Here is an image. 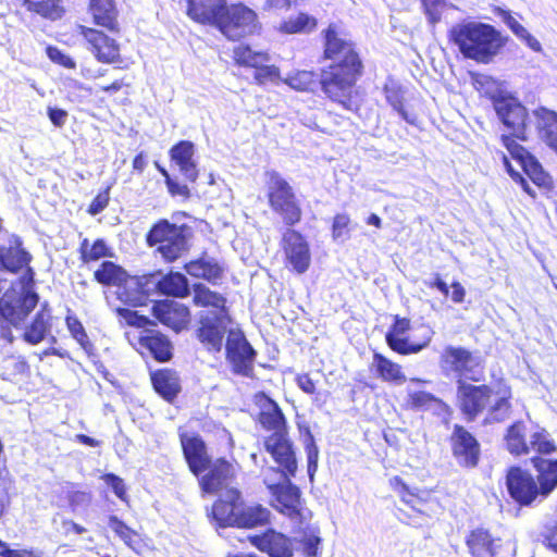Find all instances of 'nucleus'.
I'll return each mask as SVG.
<instances>
[{
  "instance_id": "37",
  "label": "nucleus",
  "mask_w": 557,
  "mask_h": 557,
  "mask_svg": "<svg viewBox=\"0 0 557 557\" xmlns=\"http://www.w3.org/2000/svg\"><path fill=\"white\" fill-rule=\"evenodd\" d=\"M260 423L262 426L272 433H286V419L278 405L268 398L267 405L260 412Z\"/></svg>"
},
{
  "instance_id": "64",
  "label": "nucleus",
  "mask_w": 557,
  "mask_h": 557,
  "mask_svg": "<svg viewBox=\"0 0 557 557\" xmlns=\"http://www.w3.org/2000/svg\"><path fill=\"white\" fill-rule=\"evenodd\" d=\"M1 557H41V553L37 550H27V549H11L5 546V548L0 553Z\"/></svg>"
},
{
  "instance_id": "27",
  "label": "nucleus",
  "mask_w": 557,
  "mask_h": 557,
  "mask_svg": "<svg viewBox=\"0 0 557 557\" xmlns=\"http://www.w3.org/2000/svg\"><path fill=\"white\" fill-rule=\"evenodd\" d=\"M30 259V255L22 247V240L16 235L10 236L8 247L0 246V265L12 273L29 268Z\"/></svg>"
},
{
  "instance_id": "22",
  "label": "nucleus",
  "mask_w": 557,
  "mask_h": 557,
  "mask_svg": "<svg viewBox=\"0 0 557 557\" xmlns=\"http://www.w3.org/2000/svg\"><path fill=\"white\" fill-rule=\"evenodd\" d=\"M181 444L190 471L199 476L211 463L205 442L198 435L181 434Z\"/></svg>"
},
{
  "instance_id": "55",
  "label": "nucleus",
  "mask_w": 557,
  "mask_h": 557,
  "mask_svg": "<svg viewBox=\"0 0 557 557\" xmlns=\"http://www.w3.org/2000/svg\"><path fill=\"white\" fill-rule=\"evenodd\" d=\"M305 449L307 453L308 475L310 480H313L314 473L318 469L319 448L315 445L314 437L309 429H307V436L305 438Z\"/></svg>"
},
{
  "instance_id": "7",
  "label": "nucleus",
  "mask_w": 557,
  "mask_h": 557,
  "mask_svg": "<svg viewBox=\"0 0 557 557\" xmlns=\"http://www.w3.org/2000/svg\"><path fill=\"white\" fill-rule=\"evenodd\" d=\"M506 486L510 497L520 506H531L535 502L544 500L535 478L519 467L508 470Z\"/></svg>"
},
{
  "instance_id": "6",
  "label": "nucleus",
  "mask_w": 557,
  "mask_h": 557,
  "mask_svg": "<svg viewBox=\"0 0 557 557\" xmlns=\"http://www.w3.org/2000/svg\"><path fill=\"white\" fill-rule=\"evenodd\" d=\"M226 360L233 373L251 377L257 351L247 341L245 334L238 329L228 330L225 343Z\"/></svg>"
},
{
  "instance_id": "10",
  "label": "nucleus",
  "mask_w": 557,
  "mask_h": 557,
  "mask_svg": "<svg viewBox=\"0 0 557 557\" xmlns=\"http://www.w3.org/2000/svg\"><path fill=\"white\" fill-rule=\"evenodd\" d=\"M226 312L203 311L200 314L198 339L210 351L219 352L223 347V338L227 331Z\"/></svg>"
},
{
  "instance_id": "38",
  "label": "nucleus",
  "mask_w": 557,
  "mask_h": 557,
  "mask_svg": "<svg viewBox=\"0 0 557 557\" xmlns=\"http://www.w3.org/2000/svg\"><path fill=\"white\" fill-rule=\"evenodd\" d=\"M127 272L119 264L112 261H103L94 272L95 280L104 286L120 287L125 281Z\"/></svg>"
},
{
  "instance_id": "54",
  "label": "nucleus",
  "mask_w": 557,
  "mask_h": 557,
  "mask_svg": "<svg viewBox=\"0 0 557 557\" xmlns=\"http://www.w3.org/2000/svg\"><path fill=\"white\" fill-rule=\"evenodd\" d=\"M529 447L530 450H534L540 454H552L556 450V445L549 438V435L545 430L534 432L531 435Z\"/></svg>"
},
{
  "instance_id": "56",
  "label": "nucleus",
  "mask_w": 557,
  "mask_h": 557,
  "mask_svg": "<svg viewBox=\"0 0 557 557\" xmlns=\"http://www.w3.org/2000/svg\"><path fill=\"white\" fill-rule=\"evenodd\" d=\"M255 70L253 77L259 85H264L267 83L278 84L281 81L280 69L275 65L263 63L256 66Z\"/></svg>"
},
{
  "instance_id": "32",
  "label": "nucleus",
  "mask_w": 557,
  "mask_h": 557,
  "mask_svg": "<svg viewBox=\"0 0 557 557\" xmlns=\"http://www.w3.org/2000/svg\"><path fill=\"white\" fill-rule=\"evenodd\" d=\"M186 272L196 278H202L216 285L223 276L222 265L211 257H201L185 264Z\"/></svg>"
},
{
  "instance_id": "15",
  "label": "nucleus",
  "mask_w": 557,
  "mask_h": 557,
  "mask_svg": "<svg viewBox=\"0 0 557 557\" xmlns=\"http://www.w3.org/2000/svg\"><path fill=\"white\" fill-rule=\"evenodd\" d=\"M282 247L292 269L298 274L305 273L311 263V252L307 239L297 231L287 228L283 233Z\"/></svg>"
},
{
  "instance_id": "53",
  "label": "nucleus",
  "mask_w": 557,
  "mask_h": 557,
  "mask_svg": "<svg viewBox=\"0 0 557 557\" xmlns=\"http://www.w3.org/2000/svg\"><path fill=\"white\" fill-rule=\"evenodd\" d=\"M298 542L301 543V552L304 555L307 557H314L321 543L319 529L309 528L304 532L301 539L296 541V543Z\"/></svg>"
},
{
  "instance_id": "5",
  "label": "nucleus",
  "mask_w": 557,
  "mask_h": 557,
  "mask_svg": "<svg viewBox=\"0 0 557 557\" xmlns=\"http://www.w3.org/2000/svg\"><path fill=\"white\" fill-rule=\"evenodd\" d=\"M147 244L150 247L157 246L166 261H175L187 250L185 227L160 220L148 232Z\"/></svg>"
},
{
  "instance_id": "60",
  "label": "nucleus",
  "mask_w": 557,
  "mask_h": 557,
  "mask_svg": "<svg viewBox=\"0 0 557 557\" xmlns=\"http://www.w3.org/2000/svg\"><path fill=\"white\" fill-rule=\"evenodd\" d=\"M104 483L111 487L113 493L122 500L126 497V487L124 481L114 473H107L102 476Z\"/></svg>"
},
{
  "instance_id": "57",
  "label": "nucleus",
  "mask_w": 557,
  "mask_h": 557,
  "mask_svg": "<svg viewBox=\"0 0 557 557\" xmlns=\"http://www.w3.org/2000/svg\"><path fill=\"white\" fill-rule=\"evenodd\" d=\"M350 219L347 214H336L333 220L332 234L335 240L346 242L350 237Z\"/></svg>"
},
{
  "instance_id": "45",
  "label": "nucleus",
  "mask_w": 557,
  "mask_h": 557,
  "mask_svg": "<svg viewBox=\"0 0 557 557\" xmlns=\"http://www.w3.org/2000/svg\"><path fill=\"white\" fill-rule=\"evenodd\" d=\"M79 252L83 263H89L112 256L111 249L102 238L96 239L91 245L89 240L85 238L81 243Z\"/></svg>"
},
{
  "instance_id": "21",
  "label": "nucleus",
  "mask_w": 557,
  "mask_h": 557,
  "mask_svg": "<svg viewBox=\"0 0 557 557\" xmlns=\"http://www.w3.org/2000/svg\"><path fill=\"white\" fill-rule=\"evenodd\" d=\"M226 0H187V15L199 24L219 29Z\"/></svg>"
},
{
  "instance_id": "24",
  "label": "nucleus",
  "mask_w": 557,
  "mask_h": 557,
  "mask_svg": "<svg viewBox=\"0 0 557 557\" xmlns=\"http://www.w3.org/2000/svg\"><path fill=\"white\" fill-rule=\"evenodd\" d=\"M240 503V492L237 488H226L212 506L213 519L220 527H235Z\"/></svg>"
},
{
  "instance_id": "31",
  "label": "nucleus",
  "mask_w": 557,
  "mask_h": 557,
  "mask_svg": "<svg viewBox=\"0 0 557 557\" xmlns=\"http://www.w3.org/2000/svg\"><path fill=\"white\" fill-rule=\"evenodd\" d=\"M532 465L537 472L535 480L542 492V499H546L557 487V460L534 457Z\"/></svg>"
},
{
  "instance_id": "20",
  "label": "nucleus",
  "mask_w": 557,
  "mask_h": 557,
  "mask_svg": "<svg viewBox=\"0 0 557 557\" xmlns=\"http://www.w3.org/2000/svg\"><path fill=\"white\" fill-rule=\"evenodd\" d=\"M500 140L510 156L519 162L525 174L536 185H544L546 183L547 175L543 171L542 165L525 148L509 135H502Z\"/></svg>"
},
{
  "instance_id": "50",
  "label": "nucleus",
  "mask_w": 557,
  "mask_h": 557,
  "mask_svg": "<svg viewBox=\"0 0 557 557\" xmlns=\"http://www.w3.org/2000/svg\"><path fill=\"white\" fill-rule=\"evenodd\" d=\"M510 403L507 396H502L490 407L484 423L503 422L510 416Z\"/></svg>"
},
{
  "instance_id": "42",
  "label": "nucleus",
  "mask_w": 557,
  "mask_h": 557,
  "mask_svg": "<svg viewBox=\"0 0 557 557\" xmlns=\"http://www.w3.org/2000/svg\"><path fill=\"white\" fill-rule=\"evenodd\" d=\"M194 302L196 306L200 307H212L216 312H226V299L221 294L209 289L201 283L194 285Z\"/></svg>"
},
{
  "instance_id": "17",
  "label": "nucleus",
  "mask_w": 557,
  "mask_h": 557,
  "mask_svg": "<svg viewBox=\"0 0 557 557\" xmlns=\"http://www.w3.org/2000/svg\"><path fill=\"white\" fill-rule=\"evenodd\" d=\"M476 358L466 348L447 346L441 355V367L448 375L453 373L458 380H475L473 369L478 366Z\"/></svg>"
},
{
  "instance_id": "34",
  "label": "nucleus",
  "mask_w": 557,
  "mask_h": 557,
  "mask_svg": "<svg viewBox=\"0 0 557 557\" xmlns=\"http://www.w3.org/2000/svg\"><path fill=\"white\" fill-rule=\"evenodd\" d=\"M89 10L96 25L103 27L108 32L120 30L117 28L113 0H91Z\"/></svg>"
},
{
  "instance_id": "59",
  "label": "nucleus",
  "mask_w": 557,
  "mask_h": 557,
  "mask_svg": "<svg viewBox=\"0 0 557 557\" xmlns=\"http://www.w3.org/2000/svg\"><path fill=\"white\" fill-rule=\"evenodd\" d=\"M48 58L55 64H59L65 69H75V61L67 54L63 53L57 47L48 46L46 48Z\"/></svg>"
},
{
  "instance_id": "1",
  "label": "nucleus",
  "mask_w": 557,
  "mask_h": 557,
  "mask_svg": "<svg viewBox=\"0 0 557 557\" xmlns=\"http://www.w3.org/2000/svg\"><path fill=\"white\" fill-rule=\"evenodd\" d=\"M324 58L333 63L321 74L323 91L345 109H352V87L361 75L362 63L351 44L341 37H325Z\"/></svg>"
},
{
  "instance_id": "61",
  "label": "nucleus",
  "mask_w": 557,
  "mask_h": 557,
  "mask_svg": "<svg viewBox=\"0 0 557 557\" xmlns=\"http://www.w3.org/2000/svg\"><path fill=\"white\" fill-rule=\"evenodd\" d=\"M109 527L121 537V540L124 541L125 544H129L133 532L123 521L115 516H111L109 518Z\"/></svg>"
},
{
  "instance_id": "35",
  "label": "nucleus",
  "mask_w": 557,
  "mask_h": 557,
  "mask_svg": "<svg viewBox=\"0 0 557 557\" xmlns=\"http://www.w3.org/2000/svg\"><path fill=\"white\" fill-rule=\"evenodd\" d=\"M156 392L165 400L172 401L181 391L178 377L171 370H160L151 375Z\"/></svg>"
},
{
  "instance_id": "41",
  "label": "nucleus",
  "mask_w": 557,
  "mask_h": 557,
  "mask_svg": "<svg viewBox=\"0 0 557 557\" xmlns=\"http://www.w3.org/2000/svg\"><path fill=\"white\" fill-rule=\"evenodd\" d=\"M233 58L237 64L253 69L271 61V57L268 52L255 51L250 46L242 44L234 47Z\"/></svg>"
},
{
  "instance_id": "14",
  "label": "nucleus",
  "mask_w": 557,
  "mask_h": 557,
  "mask_svg": "<svg viewBox=\"0 0 557 557\" xmlns=\"http://www.w3.org/2000/svg\"><path fill=\"white\" fill-rule=\"evenodd\" d=\"M219 30L224 34L232 30L253 34L261 30V23L257 13L247 5L243 3L228 5L226 3Z\"/></svg>"
},
{
  "instance_id": "43",
  "label": "nucleus",
  "mask_w": 557,
  "mask_h": 557,
  "mask_svg": "<svg viewBox=\"0 0 557 557\" xmlns=\"http://www.w3.org/2000/svg\"><path fill=\"white\" fill-rule=\"evenodd\" d=\"M373 359L376 371L383 381L394 382L397 384H401L406 381L399 364L391 361L381 354H374Z\"/></svg>"
},
{
  "instance_id": "58",
  "label": "nucleus",
  "mask_w": 557,
  "mask_h": 557,
  "mask_svg": "<svg viewBox=\"0 0 557 557\" xmlns=\"http://www.w3.org/2000/svg\"><path fill=\"white\" fill-rule=\"evenodd\" d=\"M315 74L310 71H299L289 75L284 82L294 89L306 90L314 82Z\"/></svg>"
},
{
  "instance_id": "13",
  "label": "nucleus",
  "mask_w": 557,
  "mask_h": 557,
  "mask_svg": "<svg viewBox=\"0 0 557 557\" xmlns=\"http://www.w3.org/2000/svg\"><path fill=\"white\" fill-rule=\"evenodd\" d=\"M271 495L273 497L272 505L276 510L298 523V528L307 525V515L310 512L304 510L301 507V492L290 480L285 482L284 485L278 487Z\"/></svg>"
},
{
  "instance_id": "48",
  "label": "nucleus",
  "mask_w": 557,
  "mask_h": 557,
  "mask_svg": "<svg viewBox=\"0 0 557 557\" xmlns=\"http://www.w3.org/2000/svg\"><path fill=\"white\" fill-rule=\"evenodd\" d=\"M410 405L418 410L444 411L447 406L440 398L428 392H413L409 394Z\"/></svg>"
},
{
  "instance_id": "44",
  "label": "nucleus",
  "mask_w": 557,
  "mask_h": 557,
  "mask_svg": "<svg viewBox=\"0 0 557 557\" xmlns=\"http://www.w3.org/2000/svg\"><path fill=\"white\" fill-rule=\"evenodd\" d=\"M506 443L508 450L513 455H524L530 451L529 444L524 438V424L515 422L507 430Z\"/></svg>"
},
{
  "instance_id": "26",
  "label": "nucleus",
  "mask_w": 557,
  "mask_h": 557,
  "mask_svg": "<svg viewBox=\"0 0 557 557\" xmlns=\"http://www.w3.org/2000/svg\"><path fill=\"white\" fill-rule=\"evenodd\" d=\"M140 349L157 361L165 362L172 357V344L166 336L154 330H143L137 337Z\"/></svg>"
},
{
  "instance_id": "3",
  "label": "nucleus",
  "mask_w": 557,
  "mask_h": 557,
  "mask_svg": "<svg viewBox=\"0 0 557 557\" xmlns=\"http://www.w3.org/2000/svg\"><path fill=\"white\" fill-rule=\"evenodd\" d=\"M482 88L483 92L492 100L493 108L500 122L517 138H522L525 128L528 112L525 107L518 98L510 94L498 89L496 81L492 77L483 76L475 81Z\"/></svg>"
},
{
  "instance_id": "47",
  "label": "nucleus",
  "mask_w": 557,
  "mask_h": 557,
  "mask_svg": "<svg viewBox=\"0 0 557 557\" xmlns=\"http://www.w3.org/2000/svg\"><path fill=\"white\" fill-rule=\"evenodd\" d=\"M317 18L307 14L299 13L289 17L281 27V30L287 34L312 33L317 29Z\"/></svg>"
},
{
  "instance_id": "28",
  "label": "nucleus",
  "mask_w": 557,
  "mask_h": 557,
  "mask_svg": "<svg viewBox=\"0 0 557 557\" xmlns=\"http://www.w3.org/2000/svg\"><path fill=\"white\" fill-rule=\"evenodd\" d=\"M171 160L178 166L182 175L189 182L198 178L197 163L194 160L195 145L189 140H181L170 150Z\"/></svg>"
},
{
  "instance_id": "40",
  "label": "nucleus",
  "mask_w": 557,
  "mask_h": 557,
  "mask_svg": "<svg viewBox=\"0 0 557 557\" xmlns=\"http://www.w3.org/2000/svg\"><path fill=\"white\" fill-rule=\"evenodd\" d=\"M270 511L261 505L243 507L240 505L237 515V528H255L263 525L269 521Z\"/></svg>"
},
{
  "instance_id": "62",
  "label": "nucleus",
  "mask_w": 557,
  "mask_h": 557,
  "mask_svg": "<svg viewBox=\"0 0 557 557\" xmlns=\"http://www.w3.org/2000/svg\"><path fill=\"white\" fill-rule=\"evenodd\" d=\"M422 3L431 23L440 20L441 13L446 5L444 0H422Z\"/></svg>"
},
{
  "instance_id": "52",
  "label": "nucleus",
  "mask_w": 557,
  "mask_h": 557,
  "mask_svg": "<svg viewBox=\"0 0 557 557\" xmlns=\"http://www.w3.org/2000/svg\"><path fill=\"white\" fill-rule=\"evenodd\" d=\"M262 475L263 482L271 494L275 492L278 487L284 485L285 482L289 481L292 478L295 476L286 475V473H284V469H282L281 467H278L277 469L273 467H268L262 471Z\"/></svg>"
},
{
  "instance_id": "8",
  "label": "nucleus",
  "mask_w": 557,
  "mask_h": 557,
  "mask_svg": "<svg viewBox=\"0 0 557 557\" xmlns=\"http://www.w3.org/2000/svg\"><path fill=\"white\" fill-rule=\"evenodd\" d=\"M492 388L487 385H472L457 380V399L468 421H473L491 403Z\"/></svg>"
},
{
  "instance_id": "9",
  "label": "nucleus",
  "mask_w": 557,
  "mask_h": 557,
  "mask_svg": "<svg viewBox=\"0 0 557 557\" xmlns=\"http://www.w3.org/2000/svg\"><path fill=\"white\" fill-rule=\"evenodd\" d=\"M312 525H305L299 528V532L292 541L282 533L274 530H268L262 535L249 536L253 546L261 552H264L269 557H293V550L301 549V543H296L304 535V532Z\"/></svg>"
},
{
  "instance_id": "46",
  "label": "nucleus",
  "mask_w": 557,
  "mask_h": 557,
  "mask_svg": "<svg viewBox=\"0 0 557 557\" xmlns=\"http://www.w3.org/2000/svg\"><path fill=\"white\" fill-rule=\"evenodd\" d=\"M384 92L386 101L392 106V108L409 124L416 123L414 114L408 113L404 108V97L400 88L394 83L385 84Z\"/></svg>"
},
{
  "instance_id": "51",
  "label": "nucleus",
  "mask_w": 557,
  "mask_h": 557,
  "mask_svg": "<svg viewBox=\"0 0 557 557\" xmlns=\"http://www.w3.org/2000/svg\"><path fill=\"white\" fill-rule=\"evenodd\" d=\"M450 35H499L495 29L487 25L475 21H466L453 28Z\"/></svg>"
},
{
  "instance_id": "12",
  "label": "nucleus",
  "mask_w": 557,
  "mask_h": 557,
  "mask_svg": "<svg viewBox=\"0 0 557 557\" xmlns=\"http://www.w3.org/2000/svg\"><path fill=\"white\" fill-rule=\"evenodd\" d=\"M454 46L466 57L487 63L505 45L507 37H450Z\"/></svg>"
},
{
  "instance_id": "30",
  "label": "nucleus",
  "mask_w": 557,
  "mask_h": 557,
  "mask_svg": "<svg viewBox=\"0 0 557 557\" xmlns=\"http://www.w3.org/2000/svg\"><path fill=\"white\" fill-rule=\"evenodd\" d=\"M467 546L472 557H494L500 547V540L495 539L485 529H475L467 537Z\"/></svg>"
},
{
  "instance_id": "16",
  "label": "nucleus",
  "mask_w": 557,
  "mask_h": 557,
  "mask_svg": "<svg viewBox=\"0 0 557 557\" xmlns=\"http://www.w3.org/2000/svg\"><path fill=\"white\" fill-rule=\"evenodd\" d=\"M410 330V320L406 318H395L391 329L387 331L385 338L388 347L401 355L417 354L425 348L431 342L433 332L425 330L423 341L421 343H411L405 334Z\"/></svg>"
},
{
  "instance_id": "29",
  "label": "nucleus",
  "mask_w": 557,
  "mask_h": 557,
  "mask_svg": "<svg viewBox=\"0 0 557 557\" xmlns=\"http://www.w3.org/2000/svg\"><path fill=\"white\" fill-rule=\"evenodd\" d=\"M209 472L201 476L199 483L205 493H215L226 487L232 476L233 467L225 459H218L212 466L209 465Z\"/></svg>"
},
{
  "instance_id": "18",
  "label": "nucleus",
  "mask_w": 557,
  "mask_h": 557,
  "mask_svg": "<svg viewBox=\"0 0 557 557\" xmlns=\"http://www.w3.org/2000/svg\"><path fill=\"white\" fill-rule=\"evenodd\" d=\"M265 450L273 460L284 469L286 475H295L297 472V459L293 443L286 433H272L264 440Z\"/></svg>"
},
{
  "instance_id": "63",
  "label": "nucleus",
  "mask_w": 557,
  "mask_h": 557,
  "mask_svg": "<svg viewBox=\"0 0 557 557\" xmlns=\"http://www.w3.org/2000/svg\"><path fill=\"white\" fill-rule=\"evenodd\" d=\"M542 543L550 550L557 553V522L545 527L542 532Z\"/></svg>"
},
{
  "instance_id": "33",
  "label": "nucleus",
  "mask_w": 557,
  "mask_h": 557,
  "mask_svg": "<svg viewBox=\"0 0 557 557\" xmlns=\"http://www.w3.org/2000/svg\"><path fill=\"white\" fill-rule=\"evenodd\" d=\"M540 138L557 153V113L546 108L534 111Z\"/></svg>"
},
{
  "instance_id": "36",
  "label": "nucleus",
  "mask_w": 557,
  "mask_h": 557,
  "mask_svg": "<svg viewBox=\"0 0 557 557\" xmlns=\"http://www.w3.org/2000/svg\"><path fill=\"white\" fill-rule=\"evenodd\" d=\"M47 304L35 314L34 320L25 327L23 338L32 345L42 342L50 330V314L46 310Z\"/></svg>"
},
{
  "instance_id": "39",
  "label": "nucleus",
  "mask_w": 557,
  "mask_h": 557,
  "mask_svg": "<svg viewBox=\"0 0 557 557\" xmlns=\"http://www.w3.org/2000/svg\"><path fill=\"white\" fill-rule=\"evenodd\" d=\"M91 51L103 63H113L120 58V48L112 37H91Z\"/></svg>"
},
{
  "instance_id": "25",
  "label": "nucleus",
  "mask_w": 557,
  "mask_h": 557,
  "mask_svg": "<svg viewBox=\"0 0 557 557\" xmlns=\"http://www.w3.org/2000/svg\"><path fill=\"white\" fill-rule=\"evenodd\" d=\"M151 284L153 294L184 298L189 295V283L187 277L180 272H170L161 274L160 272L151 273Z\"/></svg>"
},
{
  "instance_id": "2",
  "label": "nucleus",
  "mask_w": 557,
  "mask_h": 557,
  "mask_svg": "<svg viewBox=\"0 0 557 557\" xmlns=\"http://www.w3.org/2000/svg\"><path fill=\"white\" fill-rule=\"evenodd\" d=\"M34 271L27 268L0 298V319L18 329L35 309L39 295L35 292Z\"/></svg>"
},
{
  "instance_id": "49",
  "label": "nucleus",
  "mask_w": 557,
  "mask_h": 557,
  "mask_svg": "<svg viewBox=\"0 0 557 557\" xmlns=\"http://www.w3.org/2000/svg\"><path fill=\"white\" fill-rule=\"evenodd\" d=\"M65 323L72 337L87 354H90L92 351L94 345L89 341L82 322L75 315L69 314L65 318Z\"/></svg>"
},
{
  "instance_id": "4",
  "label": "nucleus",
  "mask_w": 557,
  "mask_h": 557,
  "mask_svg": "<svg viewBox=\"0 0 557 557\" xmlns=\"http://www.w3.org/2000/svg\"><path fill=\"white\" fill-rule=\"evenodd\" d=\"M268 176V197L271 209L287 226H294L301 220L302 211L292 186L275 171L269 172Z\"/></svg>"
},
{
  "instance_id": "11",
  "label": "nucleus",
  "mask_w": 557,
  "mask_h": 557,
  "mask_svg": "<svg viewBox=\"0 0 557 557\" xmlns=\"http://www.w3.org/2000/svg\"><path fill=\"white\" fill-rule=\"evenodd\" d=\"M453 456L462 468H475L479 463L481 448L478 440L463 426L454 425L449 437Z\"/></svg>"
},
{
  "instance_id": "23",
  "label": "nucleus",
  "mask_w": 557,
  "mask_h": 557,
  "mask_svg": "<svg viewBox=\"0 0 557 557\" xmlns=\"http://www.w3.org/2000/svg\"><path fill=\"white\" fill-rule=\"evenodd\" d=\"M152 314L164 325L181 331L189 320L188 308L175 300H160L152 306Z\"/></svg>"
},
{
  "instance_id": "19",
  "label": "nucleus",
  "mask_w": 557,
  "mask_h": 557,
  "mask_svg": "<svg viewBox=\"0 0 557 557\" xmlns=\"http://www.w3.org/2000/svg\"><path fill=\"white\" fill-rule=\"evenodd\" d=\"M151 273L141 276L126 274L125 281L120 285L117 298L125 305L139 307L146 304L149 296L153 295Z\"/></svg>"
}]
</instances>
